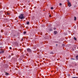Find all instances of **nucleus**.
Returning a JSON list of instances; mask_svg holds the SVG:
<instances>
[{"label":"nucleus","mask_w":78,"mask_h":78,"mask_svg":"<svg viewBox=\"0 0 78 78\" xmlns=\"http://www.w3.org/2000/svg\"><path fill=\"white\" fill-rule=\"evenodd\" d=\"M67 1L68 2V3H70V2H69V0H67Z\"/></svg>","instance_id":"10"},{"label":"nucleus","mask_w":78,"mask_h":78,"mask_svg":"<svg viewBox=\"0 0 78 78\" xmlns=\"http://www.w3.org/2000/svg\"><path fill=\"white\" fill-rule=\"evenodd\" d=\"M10 14V13H7V15H9Z\"/></svg>","instance_id":"15"},{"label":"nucleus","mask_w":78,"mask_h":78,"mask_svg":"<svg viewBox=\"0 0 78 78\" xmlns=\"http://www.w3.org/2000/svg\"><path fill=\"white\" fill-rule=\"evenodd\" d=\"M62 45L63 46V47H64V46H65V44H62Z\"/></svg>","instance_id":"17"},{"label":"nucleus","mask_w":78,"mask_h":78,"mask_svg":"<svg viewBox=\"0 0 78 78\" xmlns=\"http://www.w3.org/2000/svg\"><path fill=\"white\" fill-rule=\"evenodd\" d=\"M1 36L0 35V38H1Z\"/></svg>","instance_id":"25"},{"label":"nucleus","mask_w":78,"mask_h":78,"mask_svg":"<svg viewBox=\"0 0 78 78\" xmlns=\"http://www.w3.org/2000/svg\"><path fill=\"white\" fill-rule=\"evenodd\" d=\"M51 9H53V7H51Z\"/></svg>","instance_id":"18"},{"label":"nucleus","mask_w":78,"mask_h":78,"mask_svg":"<svg viewBox=\"0 0 78 78\" xmlns=\"http://www.w3.org/2000/svg\"><path fill=\"white\" fill-rule=\"evenodd\" d=\"M50 31H52V29H50V30H49Z\"/></svg>","instance_id":"13"},{"label":"nucleus","mask_w":78,"mask_h":78,"mask_svg":"<svg viewBox=\"0 0 78 78\" xmlns=\"http://www.w3.org/2000/svg\"><path fill=\"white\" fill-rule=\"evenodd\" d=\"M72 78H77V77H72Z\"/></svg>","instance_id":"20"},{"label":"nucleus","mask_w":78,"mask_h":78,"mask_svg":"<svg viewBox=\"0 0 78 78\" xmlns=\"http://www.w3.org/2000/svg\"><path fill=\"white\" fill-rule=\"evenodd\" d=\"M4 53V51L2 49V47H1L0 53Z\"/></svg>","instance_id":"2"},{"label":"nucleus","mask_w":78,"mask_h":78,"mask_svg":"<svg viewBox=\"0 0 78 78\" xmlns=\"http://www.w3.org/2000/svg\"><path fill=\"white\" fill-rule=\"evenodd\" d=\"M59 5H60L61 6H62V4H61V3H60L59 4Z\"/></svg>","instance_id":"19"},{"label":"nucleus","mask_w":78,"mask_h":78,"mask_svg":"<svg viewBox=\"0 0 78 78\" xmlns=\"http://www.w3.org/2000/svg\"><path fill=\"white\" fill-rule=\"evenodd\" d=\"M27 51H28V52H31V49H30L28 48L27 49Z\"/></svg>","instance_id":"3"},{"label":"nucleus","mask_w":78,"mask_h":78,"mask_svg":"<svg viewBox=\"0 0 78 78\" xmlns=\"http://www.w3.org/2000/svg\"><path fill=\"white\" fill-rule=\"evenodd\" d=\"M76 59H78V56H76Z\"/></svg>","instance_id":"9"},{"label":"nucleus","mask_w":78,"mask_h":78,"mask_svg":"<svg viewBox=\"0 0 78 78\" xmlns=\"http://www.w3.org/2000/svg\"><path fill=\"white\" fill-rule=\"evenodd\" d=\"M76 26H74V29H76Z\"/></svg>","instance_id":"16"},{"label":"nucleus","mask_w":78,"mask_h":78,"mask_svg":"<svg viewBox=\"0 0 78 78\" xmlns=\"http://www.w3.org/2000/svg\"><path fill=\"white\" fill-rule=\"evenodd\" d=\"M54 33L55 34H57V31H54Z\"/></svg>","instance_id":"5"},{"label":"nucleus","mask_w":78,"mask_h":78,"mask_svg":"<svg viewBox=\"0 0 78 78\" xmlns=\"http://www.w3.org/2000/svg\"><path fill=\"white\" fill-rule=\"evenodd\" d=\"M24 14H21L19 16V18L20 19H25V17L24 16H23Z\"/></svg>","instance_id":"1"},{"label":"nucleus","mask_w":78,"mask_h":78,"mask_svg":"<svg viewBox=\"0 0 78 78\" xmlns=\"http://www.w3.org/2000/svg\"><path fill=\"white\" fill-rule=\"evenodd\" d=\"M49 17H51V15H49Z\"/></svg>","instance_id":"26"},{"label":"nucleus","mask_w":78,"mask_h":78,"mask_svg":"<svg viewBox=\"0 0 78 78\" xmlns=\"http://www.w3.org/2000/svg\"><path fill=\"white\" fill-rule=\"evenodd\" d=\"M74 39L75 41H76V38L75 37H74Z\"/></svg>","instance_id":"8"},{"label":"nucleus","mask_w":78,"mask_h":78,"mask_svg":"<svg viewBox=\"0 0 78 78\" xmlns=\"http://www.w3.org/2000/svg\"><path fill=\"white\" fill-rule=\"evenodd\" d=\"M76 20V17L75 16H74V20Z\"/></svg>","instance_id":"6"},{"label":"nucleus","mask_w":78,"mask_h":78,"mask_svg":"<svg viewBox=\"0 0 78 78\" xmlns=\"http://www.w3.org/2000/svg\"><path fill=\"white\" fill-rule=\"evenodd\" d=\"M50 53L51 54H53V52H51Z\"/></svg>","instance_id":"12"},{"label":"nucleus","mask_w":78,"mask_h":78,"mask_svg":"<svg viewBox=\"0 0 78 78\" xmlns=\"http://www.w3.org/2000/svg\"><path fill=\"white\" fill-rule=\"evenodd\" d=\"M54 30H56V28L54 27Z\"/></svg>","instance_id":"21"},{"label":"nucleus","mask_w":78,"mask_h":78,"mask_svg":"<svg viewBox=\"0 0 78 78\" xmlns=\"http://www.w3.org/2000/svg\"><path fill=\"white\" fill-rule=\"evenodd\" d=\"M30 23V22H27V25H29Z\"/></svg>","instance_id":"7"},{"label":"nucleus","mask_w":78,"mask_h":78,"mask_svg":"<svg viewBox=\"0 0 78 78\" xmlns=\"http://www.w3.org/2000/svg\"><path fill=\"white\" fill-rule=\"evenodd\" d=\"M9 48H10V50H11V49H12V48H11V47H9Z\"/></svg>","instance_id":"22"},{"label":"nucleus","mask_w":78,"mask_h":78,"mask_svg":"<svg viewBox=\"0 0 78 78\" xmlns=\"http://www.w3.org/2000/svg\"><path fill=\"white\" fill-rule=\"evenodd\" d=\"M26 33H27V32H26V31H24L23 32L24 34H26Z\"/></svg>","instance_id":"11"},{"label":"nucleus","mask_w":78,"mask_h":78,"mask_svg":"<svg viewBox=\"0 0 78 78\" xmlns=\"http://www.w3.org/2000/svg\"><path fill=\"white\" fill-rule=\"evenodd\" d=\"M8 73H5V75H8Z\"/></svg>","instance_id":"14"},{"label":"nucleus","mask_w":78,"mask_h":78,"mask_svg":"<svg viewBox=\"0 0 78 78\" xmlns=\"http://www.w3.org/2000/svg\"><path fill=\"white\" fill-rule=\"evenodd\" d=\"M1 32H2V33H3V32H2V31H1Z\"/></svg>","instance_id":"27"},{"label":"nucleus","mask_w":78,"mask_h":78,"mask_svg":"<svg viewBox=\"0 0 78 78\" xmlns=\"http://www.w3.org/2000/svg\"><path fill=\"white\" fill-rule=\"evenodd\" d=\"M68 5L69 7H70V6H72V5H71V3H70V2H69L68 3Z\"/></svg>","instance_id":"4"},{"label":"nucleus","mask_w":78,"mask_h":78,"mask_svg":"<svg viewBox=\"0 0 78 78\" xmlns=\"http://www.w3.org/2000/svg\"><path fill=\"white\" fill-rule=\"evenodd\" d=\"M68 76H70V74H68Z\"/></svg>","instance_id":"23"},{"label":"nucleus","mask_w":78,"mask_h":78,"mask_svg":"<svg viewBox=\"0 0 78 78\" xmlns=\"http://www.w3.org/2000/svg\"><path fill=\"white\" fill-rule=\"evenodd\" d=\"M9 58L11 57V55H10V56H9Z\"/></svg>","instance_id":"24"},{"label":"nucleus","mask_w":78,"mask_h":78,"mask_svg":"<svg viewBox=\"0 0 78 78\" xmlns=\"http://www.w3.org/2000/svg\"><path fill=\"white\" fill-rule=\"evenodd\" d=\"M72 59H73V58H72Z\"/></svg>","instance_id":"28"}]
</instances>
